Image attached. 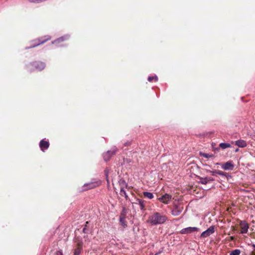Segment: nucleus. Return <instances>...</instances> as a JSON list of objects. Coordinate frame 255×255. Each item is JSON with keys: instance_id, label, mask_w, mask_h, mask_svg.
I'll return each instance as SVG.
<instances>
[{"instance_id": "obj_1", "label": "nucleus", "mask_w": 255, "mask_h": 255, "mask_svg": "<svg viewBox=\"0 0 255 255\" xmlns=\"http://www.w3.org/2000/svg\"><path fill=\"white\" fill-rule=\"evenodd\" d=\"M167 220V217L159 213L156 212L149 216L147 222L152 225L161 224Z\"/></svg>"}, {"instance_id": "obj_2", "label": "nucleus", "mask_w": 255, "mask_h": 255, "mask_svg": "<svg viewBox=\"0 0 255 255\" xmlns=\"http://www.w3.org/2000/svg\"><path fill=\"white\" fill-rule=\"evenodd\" d=\"M51 39V37L49 35H46L43 37H39L35 39L33 42L34 43L30 46V48L35 47L40 44H42L48 40Z\"/></svg>"}, {"instance_id": "obj_3", "label": "nucleus", "mask_w": 255, "mask_h": 255, "mask_svg": "<svg viewBox=\"0 0 255 255\" xmlns=\"http://www.w3.org/2000/svg\"><path fill=\"white\" fill-rule=\"evenodd\" d=\"M29 66L34 67L39 71L43 70L45 67V63L40 61L33 62L30 64Z\"/></svg>"}, {"instance_id": "obj_4", "label": "nucleus", "mask_w": 255, "mask_h": 255, "mask_svg": "<svg viewBox=\"0 0 255 255\" xmlns=\"http://www.w3.org/2000/svg\"><path fill=\"white\" fill-rule=\"evenodd\" d=\"M126 209L125 208H124L120 217V223L124 228L126 227L127 226V222L126 221Z\"/></svg>"}, {"instance_id": "obj_5", "label": "nucleus", "mask_w": 255, "mask_h": 255, "mask_svg": "<svg viewBox=\"0 0 255 255\" xmlns=\"http://www.w3.org/2000/svg\"><path fill=\"white\" fill-rule=\"evenodd\" d=\"M171 195L168 194H165L162 196L161 197L159 198L158 200L164 204H168L171 200Z\"/></svg>"}, {"instance_id": "obj_6", "label": "nucleus", "mask_w": 255, "mask_h": 255, "mask_svg": "<svg viewBox=\"0 0 255 255\" xmlns=\"http://www.w3.org/2000/svg\"><path fill=\"white\" fill-rule=\"evenodd\" d=\"M117 152V148H113L111 150L108 151L104 154V158L105 161H108L110 158L114 155Z\"/></svg>"}, {"instance_id": "obj_7", "label": "nucleus", "mask_w": 255, "mask_h": 255, "mask_svg": "<svg viewBox=\"0 0 255 255\" xmlns=\"http://www.w3.org/2000/svg\"><path fill=\"white\" fill-rule=\"evenodd\" d=\"M68 39V37L66 36H62L52 41V44L57 46H62V43Z\"/></svg>"}, {"instance_id": "obj_8", "label": "nucleus", "mask_w": 255, "mask_h": 255, "mask_svg": "<svg viewBox=\"0 0 255 255\" xmlns=\"http://www.w3.org/2000/svg\"><path fill=\"white\" fill-rule=\"evenodd\" d=\"M199 231V229L196 227H188L183 229L181 230L180 233L182 234H189L192 232Z\"/></svg>"}, {"instance_id": "obj_9", "label": "nucleus", "mask_w": 255, "mask_h": 255, "mask_svg": "<svg viewBox=\"0 0 255 255\" xmlns=\"http://www.w3.org/2000/svg\"><path fill=\"white\" fill-rule=\"evenodd\" d=\"M240 227L241 229V234H246L249 229V225L245 221H241L240 223Z\"/></svg>"}, {"instance_id": "obj_10", "label": "nucleus", "mask_w": 255, "mask_h": 255, "mask_svg": "<svg viewBox=\"0 0 255 255\" xmlns=\"http://www.w3.org/2000/svg\"><path fill=\"white\" fill-rule=\"evenodd\" d=\"M215 232L214 230V226H211L207 230L203 232L201 235V237L202 238H206L207 237H209L211 234L214 233Z\"/></svg>"}, {"instance_id": "obj_11", "label": "nucleus", "mask_w": 255, "mask_h": 255, "mask_svg": "<svg viewBox=\"0 0 255 255\" xmlns=\"http://www.w3.org/2000/svg\"><path fill=\"white\" fill-rule=\"evenodd\" d=\"M234 165L231 161L227 162L222 164V168L225 170L233 169Z\"/></svg>"}, {"instance_id": "obj_12", "label": "nucleus", "mask_w": 255, "mask_h": 255, "mask_svg": "<svg viewBox=\"0 0 255 255\" xmlns=\"http://www.w3.org/2000/svg\"><path fill=\"white\" fill-rule=\"evenodd\" d=\"M95 187L94 183L85 184L81 188L79 189L80 192H83L88 189L93 188Z\"/></svg>"}, {"instance_id": "obj_13", "label": "nucleus", "mask_w": 255, "mask_h": 255, "mask_svg": "<svg viewBox=\"0 0 255 255\" xmlns=\"http://www.w3.org/2000/svg\"><path fill=\"white\" fill-rule=\"evenodd\" d=\"M49 142L48 141L44 139L41 140L39 143V147L41 150L44 151L45 149H47L49 147Z\"/></svg>"}, {"instance_id": "obj_14", "label": "nucleus", "mask_w": 255, "mask_h": 255, "mask_svg": "<svg viewBox=\"0 0 255 255\" xmlns=\"http://www.w3.org/2000/svg\"><path fill=\"white\" fill-rule=\"evenodd\" d=\"M235 144L239 147H245L247 146V143L245 140L240 139L235 141Z\"/></svg>"}, {"instance_id": "obj_15", "label": "nucleus", "mask_w": 255, "mask_h": 255, "mask_svg": "<svg viewBox=\"0 0 255 255\" xmlns=\"http://www.w3.org/2000/svg\"><path fill=\"white\" fill-rule=\"evenodd\" d=\"M182 210L181 209L178 208L177 207H175L172 211V214L173 216H178L181 213Z\"/></svg>"}, {"instance_id": "obj_16", "label": "nucleus", "mask_w": 255, "mask_h": 255, "mask_svg": "<svg viewBox=\"0 0 255 255\" xmlns=\"http://www.w3.org/2000/svg\"><path fill=\"white\" fill-rule=\"evenodd\" d=\"M119 184L120 186V188H123L125 189V188L127 187V184L126 182L124 180H120L119 181Z\"/></svg>"}, {"instance_id": "obj_17", "label": "nucleus", "mask_w": 255, "mask_h": 255, "mask_svg": "<svg viewBox=\"0 0 255 255\" xmlns=\"http://www.w3.org/2000/svg\"><path fill=\"white\" fill-rule=\"evenodd\" d=\"M143 195L147 197L148 199H152L153 198V195L152 193L148 192H144L143 193Z\"/></svg>"}, {"instance_id": "obj_18", "label": "nucleus", "mask_w": 255, "mask_h": 255, "mask_svg": "<svg viewBox=\"0 0 255 255\" xmlns=\"http://www.w3.org/2000/svg\"><path fill=\"white\" fill-rule=\"evenodd\" d=\"M220 147H221L222 149H225L228 147H231V145L229 143H221L219 144Z\"/></svg>"}, {"instance_id": "obj_19", "label": "nucleus", "mask_w": 255, "mask_h": 255, "mask_svg": "<svg viewBox=\"0 0 255 255\" xmlns=\"http://www.w3.org/2000/svg\"><path fill=\"white\" fill-rule=\"evenodd\" d=\"M240 254L241 251L240 250L236 249L232 251L230 253V255H240Z\"/></svg>"}, {"instance_id": "obj_20", "label": "nucleus", "mask_w": 255, "mask_h": 255, "mask_svg": "<svg viewBox=\"0 0 255 255\" xmlns=\"http://www.w3.org/2000/svg\"><path fill=\"white\" fill-rule=\"evenodd\" d=\"M200 154L205 157V158H210V157H212L214 156L213 154H207V153H202V152H200Z\"/></svg>"}, {"instance_id": "obj_21", "label": "nucleus", "mask_w": 255, "mask_h": 255, "mask_svg": "<svg viewBox=\"0 0 255 255\" xmlns=\"http://www.w3.org/2000/svg\"><path fill=\"white\" fill-rule=\"evenodd\" d=\"M120 195L122 196H125L126 199L128 198V195L125 190V189L121 188L120 189Z\"/></svg>"}, {"instance_id": "obj_22", "label": "nucleus", "mask_w": 255, "mask_h": 255, "mask_svg": "<svg viewBox=\"0 0 255 255\" xmlns=\"http://www.w3.org/2000/svg\"><path fill=\"white\" fill-rule=\"evenodd\" d=\"M199 182L203 184H206L208 183L207 177L200 178Z\"/></svg>"}, {"instance_id": "obj_23", "label": "nucleus", "mask_w": 255, "mask_h": 255, "mask_svg": "<svg viewBox=\"0 0 255 255\" xmlns=\"http://www.w3.org/2000/svg\"><path fill=\"white\" fill-rule=\"evenodd\" d=\"M81 249L79 247L77 248L74 250V255H80Z\"/></svg>"}, {"instance_id": "obj_24", "label": "nucleus", "mask_w": 255, "mask_h": 255, "mask_svg": "<svg viewBox=\"0 0 255 255\" xmlns=\"http://www.w3.org/2000/svg\"><path fill=\"white\" fill-rule=\"evenodd\" d=\"M139 205L140 206V209L142 210L144 208V202L142 200H139Z\"/></svg>"}, {"instance_id": "obj_25", "label": "nucleus", "mask_w": 255, "mask_h": 255, "mask_svg": "<svg viewBox=\"0 0 255 255\" xmlns=\"http://www.w3.org/2000/svg\"><path fill=\"white\" fill-rule=\"evenodd\" d=\"M153 79H155V81H157V76H150L148 78V80L149 82L152 81Z\"/></svg>"}, {"instance_id": "obj_26", "label": "nucleus", "mask_w": 255, "mask_h": 255, "mask_svg": "<svg viewBox=\"0 0 255 255\" xmlns=\"http://www.w3.org/2000/svg\"><path fill=\"white\" fill-rule=\"evenodd\" d=\"M217 174H219L220 175H221V176H226V173L222 171H219V170H218L217 171Z\"/></svg>"}, {"instance_id": "obj_27", "label": "nucleus", "mask_w": 255, "mask_h": 255, "mask_svg": "<svg viewBox=\"0 0 255 255\" xmlns=\"http://www.w3.org/2000/svg\"><path fill=\"white\" fill-rule=\"evenodd\" d=\"M218 170H213V171H209V172L212 175H215L216 174H217Z\"/></svg>"}, {"instance_id": "obj_28", "label": "nucleus", "mask_w": 255, "mask_h": 255, "mask_svg": "<svg viewBox=\"0 0 255 255\" xmlns=\"http://www.w3.org/2000/svg\"><path fill=\"white\" fill-rule=\"evenodd\" d=\"M56 255H63V253L61 250L57 251L56 252Z\"/></svg>"}, {"instance_id": "obj_29", "label": "nucleus", "mask_w": 255, "mask_h": 255, "mask_svg": "<svg viewBox=\"0 0 255 255\" xmlns=\"http://www.w3.org/2000/svg\"><path fill=\"white\" fill-rule=\"evenodd\" d=\"M208 183L210 181H213L214 180V179L212 177H207Z\"/></svg>"}, {"instance_id": "obj_30", "label": "nucleus", "mask_w": 255, "mask_h": 255, "mask_svg": "<svg viewBox=\"0 0 255 255\" xmlns=\"http://www.w3.org/2000/svg\"><path fill=\"white\" fill-rule=\"evenodd\" d=\"M83 232L86 233V229H85V228H84V229H83Z\"/></svg>"}, {"instance_id": "obj_31", "label": "nucleus", "mask_w": 255, "mask_h": 255, "mask_svg": "<svg viewBox=\"0 0 255 255\" xmlns=\"http://www.w3.org/2000/svg\"><path fill=\"white\" fill-rule=\"evenodd\" d=\"M238 150H239V149H238V148H237V149H236L235 150V151H236V152H237V151H238Z\"/></svg>"}, {"instance_id": "obj_32", "label": "nucleus", "mask_w": 255, "mask_h": 255, "mask_svg": "<svg viewBox=\"0 0 255 255\" xmlns=\"http://www.w3.org/2000/svg\"><path fill=\"white\" fill-rule=\"evenodd\" d=\"M231 239H232V240H233V239H234L233 237H231Z\"/></svg>"}]
</instances>
